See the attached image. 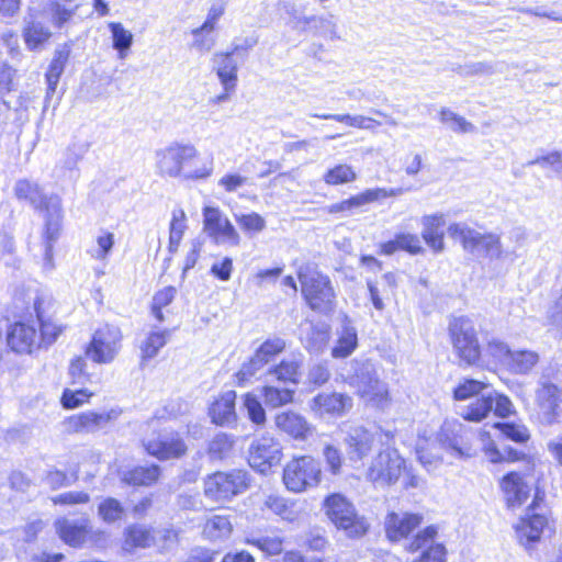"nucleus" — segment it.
<instances>
[{
  "label": "nucleus",
  "mask_w": 562,
  "mask_h": 562,
  "mask_svg": "<svg viewBox=\"0 0 562 562\" xmlns=\"http://www.w3.org/2000/svg\"><path fill=\"white\" fill-rule=\"evenodd\" d=\"M155 167L162 178L201 180L212 175L213 159L202 160L193 144L173 142L155 151Z\"/></svg>",
  "instance_id": "obj_1"
},
{
  "label": "nucleus",
  "mask_w": 562,
  "mask_h": 562,
  "mask_svg": "<svg viewBox=\"0 0 562 562\" xmlns=\"http://www.w3.org/2000/svg\"><path fill=\"white\" fill-rule=\"evenodd\" d=\"M324 509L337 529L349 538H360L369 529L366 517L359 515L355 505L342 494L334 493L324 499Z\"/></svg>",
  "instance_id": "obj_2"
},
{
  "label": "nucleus",
  "mask_w": 562,
  "mask_h": 562,
  "mask_svg": "<svg viewBox=\"0 0 562 562\" xmlns=\"http://www.w3.org/2000/svg\"><path fill=\"white\" fill-rule=\"evenodd\" d=\"M297 277L301 283V293L310 307L318 312L329 311L335 297L329 278L311 263L301 266Z\"/></svg>",
  "instance_id": "obj_3"
},
{
  "label": "nucleus",
  "mask_w": 562,
  "mask_h": 562,
  "mask_svg": "<svg viewBox=\"0 0 562 562\" xmlns=\"http://www.w3.org/2000/svg\"><path fill=\"white\" fill-rule=\"evenodd\" d=\"M283 483L293 493H302L317 486L322 481L318 460L311 456L293 458L283 469Z\"/></svg>",
  "instance_id": "obj_4"
},
{
  "label": "nucleus",
  "mask_w": 562,
  "mask_h": 562,
  "mask_svg": "<svg viewBox=\"0 0 562 562\" xmlns=\"http://www.w3.org/2000/svg\"><path fill=\"white\" fill-rule=\"evenodd\" d=\"M448 331L457 356L467 364L475 363L480 359L481 347L473 322L465 316L452 317Z\"/></svg>",
  "instance_id": "obj_5"
},
{
  "label": "nucleus",
  "mask_w": 562,
  "mask_h": 562,
  "mask_svg": "<svg viewBox=\"0 0 562 562\" xmlns=\"http://www.w3.org/2000/svg\"><path fill=\"white\" fill-rule=\"evenodd\" d=\"M122 338L117 326L106 324L98 328L86 348V357L98 364L113 362L121 350Z\"/></svg>",
  "instance_id": "obj_6"
},
{
  "label": "nucleus",
  "mask_w": 562,
  "mask_h": 562,
  "mask_svg": "<svg viewBox=\"0 0 562 562\" xmlns=\"http://www.w3.org/2000/svg\"><path fill=\"white\" fill-rule=\"evenodd\" d=\"M405 469V460L398 451L387 448L371 460L366 476L376 485L390 486L398 481Z\"/></svg>",
  "instance_id": "obj_7"
},
{
  "label": "nucleus",
  "mask_w": 562,
  "mask_h": 562,
  "mask_svg": "<svg viewBox=\"0 0 562 562\" xmlns=\"http://www.w3.org/2000/svg\"><path fill=\"white\" fill-rule=\"evenodd\" d=\"M448 234L453 239H459L465 250L482 252L491 258L502 255L499 237L495 234H481L464 223H454L448 227Z\"/></svg>",
  "instance_id": "obj_8"
},
{
  "label": "nucleus",
  "mask_w": 562,
  "mask_h": 562,
  "mask_svg": "<svg viewBox=\"0 0 562 562\" xmlns=\"http://www.w3.org/2000/svg\"><path fill=\"white\" fill-rule=\"evenodd\" d=\"M248 486L249 476L246 471L216 472L205 480L204 493L214 501H228L245 492Z\"/></svg>",
  "instance_id": "obj_9"
},
{
  "label": "nucleus",
  "mask_w": 562,
  "mask_h": 562,
  "mask_svg": "<svg viewBox=\"0 0 562 562\" xmlns=\"http://www.w3.org/2000/svg\"><path fill=\"white\" fill-rule=\"evenodd\" d=\"M535 404L541 423L551 425L561 417L562 387L541 375L535 391Z\"/></svg>",
  "instance_id": "obj_10"
},
{
  "label": "nucleus",
  "mask_w": 562,
  "mask_h": 562,
  "mask_svg": "<svg viewBox=\"0 0 562 562\" xmlns=\"http://www.w3.org/2000/svg\"><path fill=\"white\" fill-rule=\"evenodd\" d=\"M148 454L161 461L180 459L188 452V446L178 431L164 430L143 439Z\"/></svg>",
  "instance_id": "obj_11"
},
{
  "label": "nucleus",
  "mask_w": 562,
  "mask_h": 562,
  "mask_svg": "<svg viewBox=\"0 0 562 562\" xmlns=\"http://www.w3.org/2000/svg\"><path fill=\"white\" fill-rule=\"evenodd\" d=\"M55 530L65 543L74 548L87 543L99 544L105 541L106 538L104 531L92 529L88 520L76 521L59 518L55 521Z\"/></svg>",
  "instance_id": "obj_12"
},
{
  "label": "nucleus",
  "mask_w": 562,
  "mask_h": 562,
  "mask_svg": "<svg viewBox=\"0 0 562 562\" xmlns=\"http://www.w3.org/2000/svg\"><path fill=\"white\" fill-rule=\"evenodd\" d=\"M204 231L217 244L239 245L240 236L229 220L217 207L203 209Z\"/></svg>",
  "instance_id": "obj_13"
},
{
  "label": "nucleus",
  "mask_w": 562,
  "mask_h": 562,
  "mask_svg": "<svg viewBox=\"0 0 562 562\" xmlns=\"http://www.w3.org/2000/svg\"><path fill=\"white\" fill-rule=\"evenodd\" d=\"M281 459V445L272 437H261L254 441L249 448V464L262 474L268 473L272 467L279 464Z\"/></svg>",
  "instance_id": "obj_14"
},
{
  "label": "nucleus",
  "mask_w": 562,
  "mask_h": 562,
  "mask_svg": "<svg viewBox=\"0 0 562 562\" xmlns=\"http://www.w3.org/2000/svg\"><path fill=\"white\" fill-rule=\"evenodd\" d=\"M382 432L371 431L364 427L357 426L349 429L344 443L347 457L351 462H360L371 452L374 443L381 440Z\"/></svg>",
  "instance_id": "obj_15"
},
{
  "label": "nucleus",
  "mask_w": 562,
  "mask_h": 562,
  "mask_svg": "<svg viewBox=\"0 0 562 562\" xmlns=\"http://www.w3.org/2000/svg\"><path fill=\"white\" fill-rule=\"evenodd\" d=\"M436 536L437 528L434 526L426 527L415 536L407 550L411 552L422 550V553L413 562H446V548L441 543H435Z\"/></svg>",
  "instance_id": "obj_16"
},
{
  "label": "nucleus",
  "mask_w": 562,
  "mask_h": 562,
  "mask_svg": "<svg viewBox=\"0 0 562 562\" xmlns=\"http://www.w3.org/2000/svg\"><path fill=\"white\" fill-rule=\"evenodd\" d=\"M402 189H384V188H374L367 189L366 191L356 194L347 200L340 201L338 203H334L328 206V213H345L346 215H352L357 211L361 210L367 204L373 203L375 201L389 198V196H397L402 194Z\"/></svg>",
  "instance_id": "obj_17"
},
{
  "label": "nucleus",
  "mask_w": 562,
  "mask_h": 562,
  "mask_svg": "<svg viewBox=\"0 0 562 562\" xmlns=\"http://www.w3.org/2000/svg\"><path fill=\"white\" fill-rule=\"evenodd\" d=\"M14 193L18 200L29 203L35 210H54L59 209V198L57 195H47L42 187L29 179H20L15 182Z\"/></svg>",
  "instance_id": "obj_18"
},
{
  "label": "nucleus",
  "mask_w": 562,
  "mask_h": 562,
  "mask_svg": "<svg viewBox=\"0 0 562 562\" xmlns=\"http://www.w3.org/2000/svg\"><path fill=\"white\" fill-rule=\"evenodd\" d=\"M45 14L30 10L24 18L23 40L30 50H42L49 42L53 33L45 24Z\"/></svg>",
  "instance_id": "obj_19"
},
{
  "label": "nucleus",
  "mask_w": 562,
  "mask_h": 562,
  "mask_svg": "<svg viewBox=\"0 0 562 562\" xmlns=\"http://www.w3.org/2000/svg\"><path fill=\"white\" fill-rule=\"evenodd\" d=\"M116 417L114 411L106 413L85 412L72 415L63 422L65 431L89 434L95 432L106 426V424Z\"/></svg>",
  "instance_id": "obj_20"
},
{
  "label": "nucleus",
  "mask_w": 562,
  "mask_h": 562,
  "mask_svg": "<svg viewBox=\"0 0 562 562\" xmlns=\"http://www.w3.org/2000/svg\"><path fill=\"white\" fill-rule=\"evenodd\" d=\"M277 429L294 440L304 441L313 434V426L301 414L294 411H283L274 418Z\"/></svg>",
  "instance_id": "obj_21"
},
{
  "label": "nucleus",
  "mask_w": 562,
  "mask_h": 562,
  "mask_svg": "<svg viewBox=\"0 0 562 562\" xmlns=\"http://www.w3.org/2000/svg\"><path fill=\"white\" fill-rule=\"evenodd\" d=\"M351 396L342 393H321L310 402V408L316 415L341 416L351 409Z\"/></svg>",
  "instance_id": "obj_22"
},
{
  "label": "nucleus",
  "mask_w": 562,
  "mask_h": 562,
  "mask_svg": "<svg viewBox=\"0 0 562 562\" xmlns=\"http://www.w3.org/2000/svg\"><path fill=\"white\" fill-rule=\"evenodd\" d=\"M422 521L423 517L418 514L391 512L384 520L386 537L391 541H400L419 527Z\"/></svg>",
  "instance_id": "obj_23"
},
{
  "label": "nucleus",
  "mask_w": 562,
  "mask_h": 562,
  "mask_svg": "<svg viewBox=\"0 0 562 562\" xmlns=\"http://www.w3.org/2000/svg\"><path fill=\"white\" fill-rule=\"evenodd\" d=\"M8 344L19 353H31L41 348L40 337L34 325L15 323L8 333Z\"/></svg>",
  "instance_id": "obj_24"
},
{
  "label": "nucleus",
  "mask_w": 562,
  "mask_h": 562,
  "mask_svg": "<svg viewBox=\"0 0 562 562\" xmlns=\"http://www.w3.org/2000/svg\"><path fill=\"white\" fill-rule=\"evenodd\" d=\"M211 63L212 69L216 72L223 90H235L238 80V63L233 53L215 52Z\"/></svg>",
  "instance_id": "obj_25"
},
{
  "label": "nucleus",
  "mask_w": 562,
  "mask_h": 562,
  "mask_svg": "<svg viewBox=\"0 0 562 562\" xmlns=\"http://www.w3.org/2000/svg\"><path fill=\"white\" fill-rule=\"evenodd\" d=\"M464 426L456 420L445 422L438 434L439 442L458 457H470L471 447L464 440Z\"/></svg>",
  "instance_id": "obj_26"
},
{
  "label": "nucleus",
  "mask_w": 562,
  "mask_h": 562,
  "mask_svg": "<svg viewBox=\"0 0 562 562\" xmlns=\"http://www.w3.org/2000/svg\"><path fill=\"white\" fill-rule=\"evenodd\" d=\"M501 488L507 506L512 508L521 506L531 491L526 477L517 472L506 474L501 482Z\"/></svg>",
  "instance_id": "obj_27"
},
{
  "label": "nucleus",
  "mask_w": 562,
  "mask_h": 562,
  "mask_svg": "<svg viewBox=\"0 0 562 562\" xmlns=\"http://www.w3.org/2000/svg\"><path fill=\"white\" fill-rule=\"evenodd\" d=\"M547 525L548 520L543 515L535 513L527 514L516 526V535L519 543L529 548L538 542Z\"/></svg>",
  "instance_id": "obj_28"
},
{
  "label": "nucleus",
  "mask_w": 562,
  "mask_h": 562,
  "mask_svg": "<svg viewBox=\"0 0 562 562\" xmlns=\"http://www.w3.org/2000/svg\"><path fill=\"white\" fill-rule=\"evenodd\" d=\"M235 401V391H227L216 398L209 412L212 423L222 427H232L237 420Z\"/></svg>",
  "instance_id": "obj_29"
},
{
  "label": "nucleus",
  "mask_w": 562,
  "mask_h": 562,
  "mask_svg": "<svg viewBox=\"0 0 562 562\" xmlns=\"http://www.w3.org/2000/svg\"><path fill=\"white\" fill-rule=\"evenodd\" d=\"M302 359L293 357L291 359H283L279 364L271 366L266 370L265 381L272 383L274 381L283 383H299L301 375Z\"/></svg>",
  "instance_id": "obj_30"
},
{
  "label": "nucleus",
  "mask_w": 562,
  "mask_h": 562,
  "mask_svg": "<svg viewBox=\"0 0 562 562\" xmlns=\"http://www.w3.org/2000/svg\"><path fill=\"white\" fill-rule=\"evenodd\" d=\"M350 367L348 383L356 389L357 394L380 379L374 363L370 360L355 359Z\"/></svg>",
  "instance_id": "obj_31"
},
{
  "label": "nucleus",
  "mask_w": 562,
  "mask_h": 562,
  "mask_svg": "<svg viewBox=\"0 0 562 562\" xmlns=\"http://www.w3.org/2000/svg\"><path fill=\"white\" fill-rule=\"evenodd\" d=\"M493 391L484 392L475 397L469 404L460 405L458 414L465 420L479 423L483 420L493 411Z\"/></svg>",
  "instance_id": "obj_32"
},
{
  "label": "nucleus",
  "mask_w": 562,
  "mask_h": 562,
  "mask_svg": "<svg viewBox=\"0 0 562 562\" xmlns=\"http://www.w3.org/2000/svg\"><path fill=\"white\" fill-rule=\"evenodd\" d=\"M422 236L426 244L435 251L445 249L443 231L445 218L442 214L426 215L422 218Z\"/></svg>",
  "instance_id": "obj_33"
},
{
  "label": "nucleus",
  "mask_w": 562,
  "mask_h": 562,
  "mask_svg": "<svg viewBox=\"0 0 562 562\" xmlns=\"http://www.w3.org/2000/svg\"><path fill=\"white\" fill-rule=\"evenodd\" d=\"M79 5L75 0H46V13L56 29H63L76 14Z\"/></svg>",
  "instance_id": "obj_34"
},
{
  "label": "nucleus",
  "mask_w": 562,
  "mask_h": 562,
  "mask_svg": "<svg viewBox=\"0 0 562 562\" xmlns=\"http://www.w3.org/2000/svg\"><path fill=\"white\" fill-rule=\"evenodd\" d=\"M358 395L366 403V405L380 411L386 409L392 402L389 386L381 379L359 392Z\"/></svg>",
  "instance_id": "obj_35"
},
{
  "label": "nucleus",
  "mask_w": 562,
  "mask_h": 562,
  "mask_svg": "<svg viewBox=\"0 0 562 562\" xmlns=\"http://www.w3.org/2000/svg\"><path fill=\"white\" fill-rule=\"evenodd\" d=\"M330 338V327L326 323H310L303 338L305 348L312 353L322 352Z\"/></svg>",
  "instance_id": "obj_36"
},
{
  "label": "nucleus",
  "mask_w": 562,
  "mask_h": 562,
  "mask_svg": "<svg viewBox=\"0 0 562 562\" xmlns=\"http://www.w3.org/2000/svg\"><path fill=\"white\" fill-rule=\"evenodd\" d=\"M539 360V353L533 350H514L506 369L514 374L526 375L533 370Z\"/></svg>",
  "instance_id": "obj_37"
},
{
  "label": "nucleus",
  "mask_w": 562,
  "mask_h": 562,
  "mask_svg": "<svg viewBox=\"0 0 562 562\" xmlns=\"http://www.w3.org/2000/svg\"><path fill=\"white\" fill-rule=\"evenodd\" d=\"M160 474V468L151 464L149 467H136L122 473V481L128 485L140 486L154 484Z\"/></svg>",
  "instance_id": "obj_38"
},
{
  "label": "nucleus",
  "mask_w": 562,
  "mask_h": 562,
  "mask_svg": "<svg viewBox=\"0 0 562 562\" xmlns=\"http://www.w3.org/2000/svg\"><path fill=\"white\" fill-rule=\"evenodd\" d=\"M262 509H268L288 521H293L297 517L295 503L276 494L266 496Z\"/></svg>",
  "instance_id": "obj_39"
},
{
  "label": "nucleus",
  "mask_w": 562,
  "mask_h": 562,
  "mask_svg": "<svg viewBox=\"0 0 562 562\" xmlns=\"http://www.w3.org/2000/svg\"><path fill=\"white\" fill-rule=\"evenodd\" d=\"M108 27L112 35V46L119 53L121 59L126 58L133 45L134 36L120 22H110Z\"/></svg>",
  "instance_id": "obj_40"
},
{
  "label": "nucleus",
  "mask_w": 562,
  "mask_h": 562,
  "mask_svg": "<svg viewBox=\"0 0 562 562\" xmlns=\"http://www.w3.org/2000/svg\"><path fill=\"white\" fill-rule=\"evenodd\" d=\"M89 149L86 142H75L70 144L63 153L58 161L57 168L64 171L74 172L79 161L85 157Z\"/></svg>",
  "instance_id": "obj_41"
},
{
  "label": "nucleus",
  "mask_w": 562,
  "mask_h": 562,
  "mask_svg": "<svg viewBox=\"0 0 562 562\" xmlns=\"http://www.w3.org/2000/svg\"><path fill=\"white\" fill-rule=\"evenodd\" d=\"M357 331L350 326L348 321H345L337 345L331 350V356L334 358H346L348 357L357 347Z\"/></svg>",
  "instance_id": "obj_42"
},
{
  "label": "nucleus",
  "mask_w": 562,
  "mask_h": 562,
  "mask_svg": "<svg viewBox=\"0 0 562 562\" xmlns=\"http://www.w3.org/2000/svg\"><path fill=\"white\" fill-rule=\"evenodd\" d=\"M187 216L183 210H175L172 212L169 225V245L170 254H176L180 247L182 237L187 231Z\"/></svg>",
  "instance_id": "obj_43"
},
{
  "label": "nucleus",
  "mask_w": 562,
  "mask_h": 562,
  "mask_svg": "<svg viewBox=\"0 0 562 562\" xmlns=\"http://www.w3.org/2000/svg\"><path fill=\"white\" fill-rule=\"evenodd\" d=\"M233 530L229 519L225 516L210 517L203 528V535L210 540H222L229 537Z\"/></svg>",
  "instance_id": "obj_44"
},
{
  "label": "nucleus",
  "mask_w": 562,
  "mask_h": 562,
  "mask_svg": "<svg viewBox=\"0 0 562 562\" xmlns=\"http://www.w3.org/2000/svg\"><path fill=\"white\" fill-rule=\"evenodd\" d=\"M313 117L322 119V120H334L340 123H345L348 126L360 128V130H370L372 124L381 125V123L372 117H368L364 115H351V114H311Z\"/></svg>",
  "instance_id": "obj_45"
},
{
  "label": "nucleus",
  "mask_w": 562,
  "mask_h": 562,
  "mask_svg": "<svg viewBox=\"0 0 562 562\" xmlns=\"http://www.w3.org/2000/svg\"><path fill=\"white\" fill-rule=\"evenodd\" d=\"M294 391L288 387H277L266 385L262 387V398L265 404L271 408H278L293 402Z\"/></svg>",
  "instance_id": "obj_46"
},
{
  "label": "nucleus",
  "mask_w": 562,
  "mask_h": 562,
  "mask_svg": "<svg viewBox=\"0 0 562 562\" xmlns=\"http://www.w3.org/2000/svg\"><path fill=\"white\" fill-rule=\"evenodd\" d=\"M125 542L130 547L148 548L156 543V536L153 529L135 525L127 529Z\"/></svg>",
  "instance_id": "obj_47"
},
{
  "label": "nucleus",
  "mask_w": 562,
  "mask_h": 562,
  "mask_svg": "<svg viewBox=\"0 0 562 562\" xmlns=\"http://www.w3.org/2000/svg\"><path fill=\"white\" fill-rule=\"evenodd\" d=\"M439 120L454 133L465 134L473 133L475 131V126L471 122L467 121L463 116L448 108H442L440 110Z\"/></svg>",
  "instance_id": "obj_48"
},
{
  "label": "nucleus",
  "mask_w": 562,
  "mask_h": 562,
  "mask_svg": "<svg viewBox=\"0 0 562 562\" xmlns=\"http://www.w3.org/2000/svg\"><path fill=\"white\" fill-rule=\"evenodd\" d=\"M268 364L266 360H262L261 357L255 352V355L249 359L248 362H245L239 371L236 373V379L239 385L247 383L251 378L259 376L265 378L266 370L265 367Z\"/></svg>",
  "instance_id": "obj_49"
},
{
  "label": "nucleus",
  "mask_w": 562,
  "mask_h": 562,
  "mask_svg": "<svg viewBox=\"0 0 562 562\" xmlns=\"http://www.w3.org/2000/svg\"><path fill=\"white\" fill-rule=\"evenodd\" d=\"M124 514L125 509L116 498L106 497L98 505V515L106 524L121 520Z\"/></svg>",
  "instance_id": "obj_50"
},
{
  "label": "nucleus",
  "mask_w": 562,
  "mask_h": 562,
  "mask_svg": "<svg viewBox=\"0 0 562 562\" xmlns=\"http://www.w3.org/2000/svg\"><path fill=\"white\" fill-rule=\"evenodd\" d=\"M234 446L232 436L220 432L209 442L207 453L213 460H223L228 457Z\"/></svg>",
  "instance_id": "obj_51"
},
{
  "label": "nucleus",
  "mask_w": 562,
  "mask_h": 562,
  "mask_svg": "<svg viewBox=\"0 0 562 562\" xmlns=\"http://www.w3.org/2000/svg\"><path fill=\"white\" fill-rule=\"evenodd\" d=\"M491 390L486 384L477 380H464L453 391V397L457 401L474 400L484 392Z\"/></svg>",
  "instance_id": "obj_52"
},
{
  "label": "nucleus",
  "mask_w": 562,
  "mask_h": 562,
  "mask_svg": "<svg viewBox=\"0 0 562 562\" xmlns=\"http://www.w3.org/2000/svg\"><path fill=\"white\" fill-rule=\"evenodd\" d=\"M171 333L170 330L153 331L140 346L143 358L151 359L167 344Z\"/></svg>",
  "instance_id": "obj_53"
},
{
  "label": "nucleus",
  "mask_w": 562,
  "mask_h": 562,
  "mask_svg": "<svg viewBox=\"0 0 562 562\" xmlns=\"http://www.w3.org/2000/svg\"><path fill=\"white\" fill-rule=\"evenodd\" d=\"M357 179V173L349 165H337L334 168L327 170L324 175L323 180L329 186H338L352 182Z\"/></svg>",
  "instance_id": "obj_54"
},
{
  "label": "nucleus",
  "mask_w": 562,
  "mask_h": 562,
  "mask_svg": "<svg viewBox=\"0 0 562 562\" xmlns=\"http://www.w3.org/2000/svg\"><path fill=\"white\" fill-rule=\"evenodd\" d=\"M248 543L257 547L269 555L281 553L283 540L279 536H259L247 540Z\"/></svg>",
  "instance_id": "obj_55"
},
{
  "label": "nucleus",
  "mask_w": 562,
  "mask_h": 562,
  "mask_svg": "<svg viewBox=\"0 0 562 562\" xmlns=\"http://www.w3.org/2000/svg\"><path fill=\"white\" fill-rule=\"evenodd\" d=\"M285 346L286 344L284 339L273 337L262 342L256 352L269 364L277 355L281 353L285 349Z\"/></svg>",
  "instance_id": "obj_56"
},
{
  "label": "nucleus",
  "mask_w": 562,
  "mask_h": 562,
  "mask_svg": "<svg viewBox=\"0 0 562 562\" xmlns=\"http://www.w3.org/2000/svg\"><path fill=\"white\" fill-rule=\"evenodd\" d=\"M244 407L246 408L248 417L252 423H255L257 425L265 424L266 412H265L261 403L255 395H252L250 393H247L245 395Z\"/></svg>",
  "instance_id": "obj_57"
},
{
  "label": "nucleus",
  "mask_w": 562,
  "mask_h": 562,
  "mask_svg": "<svg viewBox=\"0 0 562 562\" xmlns=\"http://www.w3.org/2000/svg\"><path fill=\"white\" fill-rule=\"evenodd\" d=\"M97 246L89 250L92 258L105 260L114 245V235L103 232L97 237Z\"/></svg>",
  "instance_id": "obj_58"
},
{
  "label": "nucleus",
  "mask_w": 562,
  "mask_h": 562,
  "mask_svg": "<svg viewBox=\"0 0 562 562\" xmlns=\"http://www.w3.org/2000/svg\"><path fill=\"white\" fill-rule=\"evenodd\" d=\"M63 333V327L49 319H41V333L38 334L41 348L53 345L59 335Z\"/></svg>",
  "instance_id": "obj_59"
},
{
  "label": "nucleus",
  "mask_w": 562,
  "mask_h": 562,
  "mask_svg": "<svg viewBox=\"0 0 562 562\" xmlns=\"http://www.w3.org/2000/svg\"><path fill=\"white\" fill-rule=\"evenodd\" d=\"M512 350L507 344L498 339H492L487 342L486 352L505 368L512 357Z\"/></svg>",
  "instance_id": "obj_60"
},
{
  "label": "nucleus",
  "mask_w": 562,
  "mask_h": 562,
  "mask_svg": "<svg viewBox=\"0 0 562 562\" xmlns=\"http://www.w3.org/2000/svg\"><path fill=\"white\" fill-rule=\"evenodd\" d=\"M235 220L241 229L246 232H262L266 227L265 218L256 212L249 214H236Z\"/></svg>",
  "instance_id": "obj_61"
},
{
  "label": "nucleus",
  "mask_w": 562,
  "mask_h": 562,
  "mask_svg": "<svg viewBox=\"0 0 562 562\" xmlns=\"http://www.w3.org/2000/svg\"><path fill=\"white\" fill-rule=\"evenodd\" d=\"M494 427L498 428L506 438L513 441L526 442L529 439V434L525 426L509 423H498L495 424Z\"/></svg>",
  "instance_id": "obj_62"
},
{
  "label": "nucleus",
  "mask_w": 562,
  "mask_h": 562,
  "mask_svg": "<svg viewBox=\"0 0 562 562\" xmlns=\"http://www.w3.org/2000/svg\"><path fill=\"white\" fill-rule=\"evenodd\" d=\"M396 244H398L400 250H405L412 255L422 254L424 251L422 241L416 234H396Z\"/></svg>",
  "instance_id": "obj_63"
},
{
  "label": "nucleus",
  "mask_w": 562,
  "mask_h": 562,
  "mask_svg": "<svg viewBox=\"0 0 562 562\" xmlns=\"http://www.w3.org/2000/svg\"><path fill=\"white\" fill-rule=\"evenodd\" d=\"M550 166L559 177H562V151H551L548 155L539 156L526 164V166Z\"/></svg>",
  "instance_id": "obj_64"
}]
</instances>
